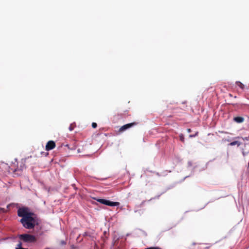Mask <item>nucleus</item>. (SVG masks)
Segmentation results:
<instances>
[{"label": "nucleus", "mask_w": 249, "mask_h": 249, "mask_svg": "<svg viewBox=\"0 0 249 249\" xmlns=\"http://www.w3.org/2000/svg\"><path fill=\"white\" fill-rule=\"evenodd\" d=\"M18 215L22 218L20 222L27 229H32L38 225V219L33 213L29 212L27 209L20 208L18 211Z\"/></svg>", "instance_id": "obj_1"}, {"label": "nucleus", "mask_w": 249, "mask_h": 249, "mask_svg": "<svg viewBox=\"0 0 249 249\" xmlns=\"http://www.w3.org/2000/svg\"><path fill=\"white\" fill-rule=\"evenodd\" d=\"M19 238L26 243H34L36 241V238L34 235L29 234H22L19 235Z\"/></svg>", "instance_id": "obj_2"}, {"label": "nucleus", "mask_w": 249, "mask_h": 249, "mask_svg": "<svg viewBox=\"0 0 249 249\" xmlns=\"http://www.w3.org/2000/svg\"><path fill=\"white\" fill-rule=\"evenodd\" d=\"M97 201L101 204L109 206H117L119 204L118 202H111L105 199H98Z\"/></svg>", "instance_id": "obj_3"}, {"label": "nucleus", "mask_w": 249, "mask_h": 249, "mask_svg": "<svg viewBox=\"0 0 249 249\" xmlns=\"http://www.w3.org/2000/svg\"><path fill=\"white\" fill-rule=\"evenodd\" d=\"M136 124V123H129V124H124L120 127V128L119 129V131L123 132V131L126 130V129H128L130 128V127L134 126Z\"/></svg>", "instance_id": "obj_4"}, {"label": "nucleus", "mask_w": 249, "mask_h": 249, "mask_svg": "<svg viewBox=\"0 0 249 249\" xmlns=\"http://www.w3.org/2000/svg\"><path fill=\"white\" fill-rule=\"evenodd\" d=\"M55 146V142L53 141H50L48 142L46 145V150L47 151L51 150L54 148Z\"/></svg>", "instance_id": "obj_5"}, {"label": "nucleus", "mask_w": 249, "mask_h": 249, "mask_svg": "<svg viewBox=\"0 0 249 249\" xmlns=\"http://www.w3.org/2000/svg\"><path fill=\"white\" fill-rule=\"evenodd\" d=\"M233 120L237 123H241L244 121V119L242 117H235L233 118Z\"/></svg>", "instance_id": "obj_6"}, {"label": "nucleus", "mask_w": 249, "mask_h": 249, "mask_svg": "<svg viewBox=\"0 0 249 249\" xmlns=\"http://www.w3.org/2000/svg\"><path fill=\"white\" fill-rule=\"evenodd\" d=\"M229 145L231 146H234L235 145H237L239 146L241 145V142L238 141H233V142H231L229 144Z\"/></svg>", "instance_id": "obj_7"}, {"label": "nucleus", "mask_w": 249, "mask_h": 249, "mask_svg": "<svg viewBox=\"0 0 249 249\" xmlns=\"http://www.w3.org/2000/svg\"><path fill=\"white\" fill-rule=\"evenodd\" d=\"M74 126H75V125L74 124H71L69 127V130L71 131L73 130Z\"/></svg>", "instance_id": "obj_8"}, {"label": "nucleus", "mask_w": 249, "mask_h": 249, "mask_svg": "<svg viewBox=\"0 0 249 249\" xmlns=\"http://www.w3.org/2000/svg\"><path fill=\"white\" fill-rule=\"evenodd\" d=\"M22 246V244L21 242H20L18 245H17V247H16V249H22L23 248H22L21 247Z\"/></svg>", "instance_id": "obj_9"}, {"label": "nucleus", "mask_w": 249, "mask_h": 249, "mask_svg": "<svg viewBox=\"0 0 249 249\" xmlns=\"http://www.w3.org/2000/svg\"><path fill=\"white\" fill-rule=\"evenodd\" d=\"M145 249H160L159 247H151L146 248Z\"/></svg>", "instance_id": "obj_10"}, {"label": "nucleus", "mask_w": 249, "mask_h": 249, "mask_svg": "<svg viewBox=\"0 0 249 249\" xmlns=\"http://www.w3.org/2000/svg\"><path fill=\"white\" fill-rule=\"evenodd\" d=\"M97 124L96 123H92V127L94 128H95L97 127Z\"/></svg>", "instance_id": "obj_11"}, {"label": "nucleus", "mask_w": 249, "mask_h": 249, "mask_svg": "<svg viewBox=\"0 0 249 249\" xmlns=\"http://www.w3.org/2000/svg\"><path fill=\"white\" fill-rule=\"evenodd\" d=\"M243 140L249 141V136L248 137L243 138Z\"/></svg>", "instance_id": "obj_12"}, {"label": "nucleus", "mask_w": 249, "mask_h": 249, "mask_svg": "<svg viewBox=\"0 0 249 249\" xmlns=\"http://www.w3.org/2000/svg\"><path fill=\"white\" fill-rule=\"evenodd\" d=\"M197 133H198L197 132V133H196V134H195V135H190V137H195L196 136V135H197Z\"/></svg>", "instance_id": "obj_13"}, {"label": "nucleus", "mask_w": 249, "mask_h": 249, "mask_svg": "<svg viewBox=\"0 0 249 249\" xmlns=\"http://www.w3.org/2000/svg\"><path fill=\"white\" fill-rule=\"evenodd\" d=\"M180 137L181 141L183 142L184 141V138L182 136H180Z\"/></svg>", "instance_id": "obj_14"}, {"label": "nucleus", "mask_w": 249, "mask_h": 249, "mask_svg": "<svg viewBox=\"0 0 249 249\" xmlns=\"http://www.w3.org/2000/svg\"><path fill=\"white\" fill-rule=\"evenodd\" d=\"M188 130V131L189 132H191V129H188V130Z\"/></svg>", "instance_id": "obj_15"}, {"label": "nucleus", "mask_w": 249, "mask_h": 249, "mask_svg": "<svg viewBox=\"0 0 249 249\" xmlns=\"http://www.w3.org/2000/svg\"><path fill=\"white\" fill-rule=\"evenodd\" d=\"M0 210H2V209L0 208Z\"/></svg>", "instance_id": "obj_16"}]
</instances>
